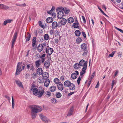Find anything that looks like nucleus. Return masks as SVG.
Instances as JSON below:
<instances>
[{
	"label": "nucleus",
	"mask_w": 123,
	"mask_h": 123,
	"mask_svg": "<svg viewBox=\"0 0 123 123\" xmlns=\"http://www.w3.org/2000/svg\"><path fill=\"white\" fill-rule=\"evenodd\" d=\"M79 64L80 67H83L82 71L80 73V76H81L86 73V70L87 68V62L84 60L82 59L80 61Z\"/></svg>",
	"instance_id": "obj_1"
},
{
	"label": "nucleus",
	"mask_w": 123,
	"mask_h": 123,
	"mask_svg": "<svg viewBox=\"0 0 123 123\" xmlns=\"http://www.w3.org/2000/svg\"><path fill=\"white\" fill-rule=\"evenodd\" d=\"M32 110L36 113H37L42 111L43 110V108L40 106L35 105L32 107Z\"/></svg>",
	"instance_id": "obj_2"
},
{
	"label": "nucleus",
	"mask_w": 123,
	"mask_h": 123,
	"mask_svg": "<svg viewBox=\"0 0 123 123\" xmlns=\"http://www.w3.org/2000/svg\"><path fill=\"white\" fill-rule=\"evenodd\" d=\"M31 90H32L33 94L36 96L37 95L38 91H39V90L35 87L34 85L31 86L30 91Z\"/></svg>",
	"instance_id": "obj_3"
},
{
	"label": "nucleus",
	"mask_w": 123,
	"mask_h": 123,
	"mask_svg": "<svg viewBox=\"0 0 123 123\" xmlns=\"http://www.w3.org/2000/svg\"><path fill=\"white\" fill-rule=\"evenodd\" d=\"M22 63L20 62L18 63L17 65V68L16 72V75H18L20 74V72L21 71V67Z\"/></svg>",
	"instance_id": "obj_4"
},
{
	"label": "nucleus",
	"mask_w": 123,
	"mask_h": 123,
	"mask_svg": "<svg viewBox=\"0 0 123 123\" xmlns=\"http://www.w3.org/2000/svg\"><path fill=\"white\" fill-rule=\"evenodd\" d=\"M39 116L42 120L46 123H47L49 121H50L47 117L44 116L43 114H40Z\"/></svg>",
	"instance_id": "obj_5"
},
{
	"label": "nucleus",
	"mask_w": 123,
	"mask_h": 123,
	"mask_svg": "<svg viewBox=\"0 0 123 123\" xmlns=\"http://www.w3.org/2000/svg\"><path fill=\"white\" fill-rule=\"evenodd\" d=\"M17 32L14 33L13 36L12 38V47L13 48L14 46V45L17 39Z\"/></svg>",
	"instance_id": "obj_6"
},
{
	"label": "nucleus",
	"mask_w": 123,
	"mask_h": 123,
	"mask_svg": "<svg viewBox=\"0 0 123 123\" xmlns=\"http://www.w3.org/2000/svg\"><path fill=\"white\" fill-rule=\"evenodd\" d=\"M75 73H74L71 75V78L73 79H75L77 77V75H78L79 73L78 71H75Z\"/></svg>",
	"instance_id": "obj_7"
},
{
	"label": "nucleus",
	"mask_w": 123,
	"mask_h": 123,
	"mask_svg": "<svg viewBox=\"0 0 123 123\" xmlns=\"http://www.w3.org/2000/svg\"><path fill=\"white\" fill-rule=\"evenodd\" d=\"M44 90H39V91H38L37 95L36 96L38 97V98H41L43 95L44 93Z\"/></svg>",
	"instance_id": "obj_8"
},
{
	"label": "nucleus",
	"mask_w": 123,
	"mask_h": 123,
	"mask_svg": "<svg viewBox=\"0 0 123 123\" xmlns=\"http://www.w3.org/2000/svg\"><path fill=\"white\" fill-rule=\"evenodd\" d=\"M44 67L46 69H48L50 65V62L48 61H46L44 63Z\"/></svg>",
	"instance_id": "obj_9"
},
{
	"label": "nucleus",
	"mask_w": 123,
	"mask_h": 123,
	"mask_svg": "<svg viewBox=\"0 0 123 123\" xmlns=\"http://www.w3.org/2000/svg\"><path fill=\"white\" fill-rule=\"evenodd\" d=\"M58 12L57 17L58 18L61 19L64 15V13L63 11H59Z\"/></svg>",
	"instance_id": "obj_10"
},
{
	"label": "nucleus",
	"mask_w": 123,
	"mask_h": 123,
	"mask_svg": "<svg viewBox=\"0 0 123 123\" xmlns=\"http://www.w3.org/2000/svg\"><path fill=\"white\" fill-rule=\"evenodd\" d=\"M17 85L19 87L23 88V86L22 82L18 80H16L15 81Z\"/></svg>",
	"instance_id": "obj_11"
},
{
	"label": "nucleus",
	"mask_w": 123,
	"mask_h": 123,
	"mask_svg": "<svg viewBox=\"0 0 123 123\" xmlns=\"http://www.w3.org/2000/svg\"><path fill=\"white\" fill-rule=\"evenodd\" d=\"M59 83L57 85V88L58 89L61 91L64 89L62 83Z\"/></svg>",
	"instance_id": "obj_12"
},
{
	"label": "nucleus",
	"mask_w": 123,
	"mask_h": 123,
	"mask_svg": "<svg viewBox=\"0 0 123 123\" xmlns=\"http://www.w3.org/2000/svg\"><path fill=\"white\" fill-rule=\"evenodd\" d=\"M43 71L42 68H39L37 70V73L39 75H41L43 73Z\"/></svg>",
	"instance_id": "obj_13"
},
{
	"label": "nucleus",
	"mask_w": 123,
	"mask_h": 123,
	"mask_svg": "<svg viewBox=\"0 0 123 123\" xmlns=\"http://www.w3.org/2000/svg\"><path fill=\"white\" fill-rule=\"evenodd\" d=\"M53 49L52 48H49L48 49L47 48L46 49V53L48 54L49 55H50L53 52Z\"/></svg>",
	"instance_id": "obj_14"
},
{
	"label": "nucleus",
	"mask_w": 123,
	"mask_h": 123,
	"mask_svg": "<svg viewBox=\"0 0 123 123\" xmlns=\"http://www.w3.org/2000/svg\"><path fill=\"white\" fill-rule=\"evenodd\" d=\"M43 46L42 44H39L37 47V50L39 52H41L43 50Z\"/></svg>",
	"instance_id": "obj_15"
},
{
	"label": "nucleus",
	"mask_w": 123,
	"mask_h": 123,
	"mask_svg": "<svg viewBox=\"0 0 123 123\" xmlns=\"http://www.w3.org/2000/svg\"><path fill=\"white\" fill-rule=\"evenodd\" d=\"M68 87L70 90H74L75 88V85L71 83Z\"/></svg>",
	"instance_id": "obj_16"
},
{
	"label": "nucleus",
	"mask_w": 123,
	"mask_h": 123,
	"mask_svg": "<svg viewBox=\"0 0 123 123\" xmlns=\"http://www.w3.org/2000/svg\"><path fill=\"white\" fill-rule=\"evenodd\" d=\"M81 49L82 51L87 49L86 48V44L85 43L82 44L81 46Z\"/></svg>",
	"instance_id": "obj_17"
},
{
	"label": "nucleus",
	"mask_w": 123,
	"mask_h": 123,
	"mask_svg": "<svg viewBox=\"0 0 123 123\" xmlns=\"http://www.w3.org/2000/svg\"><path fill=\"white\" fill-rule=\"evenodd\" d=\"M73 111L74 109L73 108H71L69 111L68 112L67 114V116H70L72 115L73 114Z\"/></svg>",
	"instance_id": "obj_18"
},
{
	"label": "nucleus",
	"mask_w": 123,
	"mask_h": 123,
	"mask_svg": "<svg viewBox=\"0 0 123 123\" xmlns=\"http://www.w3.org/2000/svg\"><path fill=\"white\" fill-rule=\"evenodd\" d=\"M71 82L69 80H67L64 83V85L65 87H68Z\"/></svg>",
	"instance_id": "obj_19"
},
{
	"label": "nucleus",
	"mask_w": 123,
	"mask_h": 123,
	"mask_svg": "<svg viewBox=\"0 0 123 123\" xmlns=\"http://www.w3.org/2000/svg\"><path fill=\"white\" fill-rule=\"evenodd\" d=\"M36 113L34 111H33L32 110L31 111V116L32 118L33 119H35L36 118V113Z\"/></svg>",
	"instance_id": "obj_20"
},
{
	"label": "nucleus",
	"mask_w": 123,
	"mask_h": 123,
	"mask_svg": "<svg viewBox=\"0 0 123 123\" xmlns=\"http://www.w3.org/2000/svg\"><path fill=\"white\" fill-rule=\"evenodd\" d=\"M56 89V87L55 86H52L49 88V90L51 92H53L55 91Z\"/></svg>",
	"instance_id": "obj_21"
},
{
	"label": "nucleus",
	"mask_w": 123,
	"mask_h": 123,
	"mask_svg": "<svg viewBox=\"0 0 123 123\" xmlns=\"http://www.w3.org/2000/svg\"><path fill=\"white\" fill-rule=\"evenodd\" d=\"M45 55L46 54H44L42 55L40 57V58L42 62V63H43L45 60Z\"/></svg>",
	"instance_id": "obj_22"
},
{
	"label": "nucleus",
	"mask_w": 123,
	"mask_h": 123,
	"mask_svg": "<svg viewBox=\"0 0 123 123\" xmlns=\"http://www.w3.org/2000/svg\"><path fill=\"white\" fill-rule=\"evenodd\" d=\"M36 43V37H33L32 42V45L33 48L35 47L34 46Z\"/></svg>",
	"instance_id": "obj_23"
},
{
	"label": "nucleus",
	"mask_w": 123,
	"mask_h": 123,
	"mask_svg": "<svg viewBox=\"0 0 123 123\" xmlns=\"http://www.w3.org/2000/svg\"><path fill=\"white\" fill-rule=\"evenodd\" d=\"M41 60L40 59H39L38 60L36 61L35 62V64L36 66L38 68L41 65Z\"/></svg>",
	"instance_id": "obj_24"
},
{
	"label": "nucleus",
	"mask_w": 123,
	"mask_h": 123,
	"mask_svg": "<svg viewBox=\"0 0 123 123\" xmlns=\"http://www.w3.org/2000/svg\"><path fill=\"white\" fill-rule=\"evenodd\" d=\"M12 21V19H8L4 21L3 24L4 25H6L7 23H11Z\"/></svg>",
	"instance_id": "obj_25"
},
{
	"label": "nucleus",
	"mask_w": 123,
	"mask_h": 123,
	"mask_svg": "<svg viewBox=\"0 0 123 123\" xmlns=\"http://www.w3.org/2000/svg\"><path fill=\"white\" fill-rule=\"evenodd\" d=\"M57 26V23L56 22H54L52 24V28L53 29H55Z\"/></svg>",
	"instance_id": "obj_26"
},
{
	"label": "nucleus",
	"mask_w": 123,
	"mask_h": 123,
	"mask_svg": "<svg viewBox=\"0 0 123 123\" xmlns=\"http://www.w3.org/2000/svg\"><path fill=\"white\" fill-rule=\"evenodd\" d=\"M50 83V81L49 80L47 79L44 82V86L46 87L48 86Z\"/></svg>",
	"instance_id": "obj_27"
},
{
	"label": "nucleus",
	"mask_w": 123,
	"mask_h": 123,
	"mask_svg": "<svg viewBox=\"0 0 123 123\" xmlns=\"http://www.w3.org/2000/svg\"><path fill=\"white\" fill-rule=\"evenodd\" d=\"M46 21L48 23H50L53 21V19L51 17H49L47 19Z\"/></svg>",
	"instance_id": "obj_28"
},
{
	"label": "nucleus",
	"mask_w": 123,
	"mask_h": 123,
	"mask_svg": "<svg viewBox=\"0 0 123 123\" xmlns=\"http://www.w3.org/2000/svg\"><path fill=\"white\" fill-rule=\"evenodd\" d=\"M67 20L65 18H63L60 21L61 23L63 25H64L66 24Z\"/></svg>",
	"instance_id": "obj_29"
},
{
	"label": "nucleus",
	"mask_w": 123,
	"mask_h": 123,
	"mask_svg": "<svg viewBox=\"0 0 123 123\" xmlns=\"http://www.w3.org/2000/svg\"><path fill=\"white\" fill-rule=\"evenodd\" d=\"M64 8L62 6H60L57 8L56 11L57 12H59V11H63Z\"/></svg>",
	"instance_id": "obj_30"
},
{
	"label": "nucleus",
	"mask_w": 123,
	"mask_h": 123,
	"mask_svg": "<svg viewBox=\"0 0 123 123\" xmlns=\"http://www.w3.org/2000/svg\"><path fill=\"white\" fill-rule=\"evenodd\" d=\"M68 22L70 24H71L73 23L74 21L73 18L72 17L69 18L68 19Z\"/></svg>",
	"instance_id": "obj_31"
},
{
	"label": "nucleus",
	"mask_w": 123,
	"mask_h": 123,
	"mask_svg": "<svg viewBox=\"0 0 123 123\" xmlns=\"http://www.w3.org/2000/svg\"><path fill=\"white\" fill-rule=\"evenodd\" d=\"M63 11L64 13L66 14L68 13L69 12L70 10L68 8L66 7H64Z\"/></svg>",
	"instance_id": "obj_32"
},
{
	"label": "nucleus",
	"mask_w": 123,
	"mask_h": 123,
	"mask_svg": "<svg viewBox=\"0 0 123 123\" xmlns=\"http://www.w3.org/2000/svg\"><path fill=\"white\" fill-rule=\"evenodd\" d=\"M8 8L9 7L8 6L3 4H1L0 8L3 9H8Z\"/></svg>",
	"instance_id": "obj_33"
},
{
	"label": "nucleus",
	"mask_w": 123,
	"mask_h": 123,
	"mask_svg": "<svg viewBox=\"0 0 123 123\" xmlns=\"http://www.w3.org/2000/svg\"><path fill=\"white\" fill-rule=\"evenodd\" d=\"M54 81L55 83L57 85L59 84L61 82L60 81L59 79L57 78H56L54 79Z\"/></svg>",
	"instance_id": "obj_34"
},
{
	"label": "nucleus",
	"mask_w": 123,
	"mask_h": 123,
	"mask_svg": "<svg viewBox=\"0 0 123 123\" xmlns=\"http://www.w3.org/2000/svg\"><path fill=\"white\" fill-rule=\"evenodd\" d=\"M74 67L76 69H78L79 68H81L79 65V63H75L74 66Z\"/></svg>",
	"instance_id": "obj_35"
},
{
	"label": "nucleus",
	"mask_w": 123,
	"mask_h": 123,
	"mask_svg": "<svg viewBox=\"0 0 123 123\" xmlns=\"http://www.w3.org/2000/svg\"><path fill=\"white\" fill-rule=\"evenodd\" d=\"M75 35L77 36H79L80 34V32L79 30H76L74 32Z\"/></svg>",
	"instance_id": "obj_36"
},
{
	"label": "nucleus",
	"mask_w": 123,
	"mask_h": 123,
	"mask_svg": "<svg viewBox=\"0 0 123 123\" xmlns=\"http://www.w3.org/2000/svg\"><path fill=\"white\" fill-rule=\"evenodd\" d=\"M31 35L29 33L27 34V36L25 37L26 41H29L30 39Z\"/></svg>",
	"instance_id": "obj_37"
},
{
	"label": "nucleus",
	"mask_w": 123,
	"mask_h": 123,
	"mask_svg": "<svg viewBox=\"0 0 123 123\" xmlns=\"http://www.w3.org/2000/svg\"><path fill=\"white\" fill-rule=\"evenodd\" d=\"M82 51L84 52L83 54H82V55L84 56H86L88 53L87 49L83 50Z\"/></svg>",
	"instance_id": "obj_38"
},
{
	"label": "nucleus",
	"mask_w": 123,
	"mask_h": 123,
	"mask_svg": "<svg viewBox=\"0 0 123 123\" xmlns=\"http://www.w3.org/2000/svg\"><path fill=\"white\" fill-rule=\"evenodd\" d=\"M43 77L45 78V79H47L49 77L48 74L46 72H45L43 74Z\"/></svg>",
	"instance_id": "obj_39"
},
{
	"label": "nucleus",
	"mask_w": 123,
	"mask_h": 123,
	"mask_svg": "<svg viewBox=\"0 0 123 123\" xmlns=\"http://www.w3.org/2000/svg\"><path fill=\"white\" fill-rule=\"evenodd\" d=\"M50 101L53 104H56L57 102L56 100L54 98H52L51 99Z\"/></svg>",
	"instance_id": "obj_40"
},
{
	"label": "nucleus",
	"mask_w": 123,
	"mask_h": 123,
	"mask_svg": "<svg viewBox=\"0 0 123 123\" xmlns=\"http://www.w3.org/2000/svg\"><path fill=\"white\" fill-rule=\"evenodd\" d=\"M27 69H32L33 68V65L32 64H28L27 65Z\"/></svg>",
	"instance_id": "obj_41"
},
{
	"label": "nucleus",
	"mask_w": 123,
	"mask_h": 123,
	"mask_svg": "<svg viewBox=\"0 0 123 123\" xmlns=\"http://www.w3.org/2000/svg\"><path fill=\"white\" fill-rule=\"evenodd\" d=\"M56 97L58 98H59L61 97L62 95L59 92H57L56 94Z\"/></svg>",
	"instance_id": "obj_42"
},
{
	"label": "nucleus",
	"mask_w": 123,
	"mask_h": 123,
	"mask_svg": "<svg viewBox=\"0 0 123 123\" xmlns=\"http://www.w3.org/2000/svg\"><path fill=\"white\" fill-rule=\"evenodd\" d=\"M38 81L39 83H42L44 82V80L43 79L41 78L38 79Z\"/></svg>",
	"instance_id": "obj_43"
},
{
	"label": "nucleus",
	"mask_w": 123,
	"mask_h": 123,
	"mask_svg": "<svg viewBox=\"0 0 123 123\" xmlns=\"http://www.w3.org/2000/svg\"><path fill=\"white\" fill-rule=\"evenodd\" d=\"M12 107L13 109H14V100L13 98V96H12Z\"/></svg>",
	"instance_id": "obj_44"
},
{
	"label": "nucleus",
	"mask_w": 123,
	"mask_h": 123,
	"mask_svg": "<svg viewBox=\"0 0 123 123\" xmlns=\"http://www.w3.org/2000/svg\"><path fill=\"white\" fill-rule=\"evenodd\" d=\"M49 36L48 34H45L44 35V39L46 40H48L49 39Z\"/></svg>",
	"instance_id": "obj_45"
},
{
	"label": "nucleus",
	"mask_w": 123,
	"mask_h": 123,
	"mask_svg": "<svg viewBox=\"0 0 123 123\" xmlns=\"http://www.w3.org/2000/svg\"><path fill=\"white\" fill-rule=\"evenodd\" d=\"M82 41L81 38L80 37L76 39V42L78 43H79Z\"/></svg>",
	"instance_id": "obj_46"
},
{
	"label": "nucleus",
	"mask_w": 123,
	"mask_h": 123,
	"mask_svg": "<svg viewBox=\"0 0 123 123\" xmlns=\"http://www.w3.org/2000/svg\"><path fill=\"white\" fill-rule=\"evenodd\" d=\"M79 24H77V23H74L73 24V26L75 28H77L79 27L78 25Z\"/></svg>",
	"instance_id": "obj_47"
},
{
	"label": "nucleus",
	"mask_w": 123,
	"mask_h": 123,
	"mask_svg": "<svg viewBox=\"0 0 123 123\" xmlns=\"http://www.w3.org/2000/svg\"><path fill=\"white\" fill-rule=\"evenodd\" d=\"M95 74V72H94L92 73V75L90 77V78H91V80H90V81H91L92 80V79L94 77V76Z\"/></svg>",
	"instance_id": "obj_48"
},
{
	"label": "nucleus",
	"mask_w": 123,
	"mask_h": 123,
	"mask_svg": "<svg viewBox=\"0 0 123 123\" xmlns=\"http://www.w3.org/2000/svg\"><path fill=\"white\" fill-rule=\"evenodd\" d=\"M46 95H47L48 97H49L51 96V93L49 91H47L46 93Z\"/></svg>",
	"instance_id": "obj_49"
},
{
	"label": "nucleus",
	"mask_w": 123,
	"mask_h": 123,
	"mask_svg": "<svg viewBox=\"0 0 123 123\" xmlns=\"http://www.w3.org/2000/svg\"><path fill=\"white\" fill-rule=\"evenodd\" d=\"M81 80V78L80 77H79L77 80V83L78 85H79L80 84V81Z\"/></svg>",
	"instance_id": "obj_50"
},
{
	"label": "nucleus",
	"mask_w": 123,
	"mask_h": 123,
	"mask_svg": "<svg viewBox=\"0 0 123 123\" xmlns=\"http://www.w3.org/2000/svg\"><path fill=\"white\" fill-rule=\"evenodd\" d=\"M116 52V51H114L111 54H110L109 55V56L110 57H113V56L115 53Z\"/></svg>",
	"instance_id": "obj_51"
},
{
	"label": "nucleus",
	"mask_w": 123,
	"mask_h": 123,
	"mask_svg": "<svg viewBox=\"0 0 123 123\" xmlns=\"http://www.w3.org/2000/svg\"><path fill=\"white\" fill-rule=\"evenodd\" d=\"M116 84V82L114 80H112L111 83V89H112L114 85Z\"/></svg>",
	"instance_id": "obj_52"
},
{
	"label": "nucleus",
	"mask_w": 123,
	"mask_h": 123,
	"mask_svg": "<svg viewBox=\"0 0 123 123\" xmlns=\"http://www.w3.org/2000/svg\"><path fill=\"white\" fill-rule=\"evenodd\" d=\"M82 18L83 20V22L84 24H86V20L85 17L83 16H82Z\"/></svg>",
	"instance_id": "obj_53"
},
{
	"label": "nucleus",
	"mask_w": 123,
	"mask_h": 123,
	"mask_svg": "<svg viewBox=\"0 0 123 123\" xmlns=\"http://www.w3.org/2000/svg\"><path fill=\"white\" fill-rule=\"evenodd\" d=\"M60 79L61 80L63 81L65 80V77L64 76H61L60 78Z\"/></svg>",
	"instance_id": "obj_54"
},
{
	"label": "nucleus",
	"mask_w": 123,
	"mask_h": 123,
	"mask_svg": "<svg viewBox=\"0 0 123 123\" xmlns=\"http://www.w3.org/2000/svg\"><path fill=\"white\" fill-rule=\"evenodd\" d=\"M116 29L117 30H118L119 31H120L121 32V33H123V31L121 29H120L118 28H117V27H115Z\"/></svg>",
	"instance_id": "obj_55"
},
{
	"label": "nucleus",
	"mask_w": 123,
	"mask_h": 123,
	"mask_svg": "<svg viewBox=\"0 0 123 123\" xmlns=\"http://www.w3.org/2000/svg\"><path fill=\"white\" fill-rule=\"evenodd\" d=\"M49 33L51 35H52L54 34V31L53 30H51L49 31Z\"/></svg>",
	"instance_id": "obj_56"
},
{
	"label": "nucleus",
	"mask_w": 123,
	"mask_h": 123,
	"mask_svg": "<svg viewBox=\"0 0 123 123\" xmlns=\"http://www.w3.org/2000/svg\"><path fill=\"white\" fill-rule=\"evenodd\" d=\"M52 16L53 17V18H55L56 17V13L54 12L52 14Z\"/></svg>",
	"instance_id": "obj_57"
},
{
	"label": "nucleus",
	"mask_w": 123,
	"mask_h": 123,
	"mask_svg": "<svg viewBox=\"0 0 123 123\" xmlns=\"http://www.w3.org/2000/svg\"><path fill=\"white\" fill-rule=\"evenodd\" d=\"M53 12L51 10L49 11H48V13L49 14H51Z\"/></svg>",
	"instance_id": "obj_58"
},
{
	"label": "nucleus",
	"mask_w": 123,
	"mask_h": 123,
	"mask_svg": "<svg viewBox=\"0 0 123 123\" xmlns=\"http://www.w3.org/2000/svg\"><path fill=\"white\" fill-rule=\"evenodd\" d=\"M82 35L85 38L86 37V35L84 32H82Z\"/></svg>",
	"instance_id": "obj_59"
},
{
	"label": "nucleus",
	"mask_w": 123,
	"mask_h": 123,
	"mask_svg": "<svg viewBox=\"0 0 123 123\" xmlns=\"http://www.w3.org/2000/svg\"><path fill=\"white\" fill-rule=\"evenodd\" d=\"M75 23H77V24H79V22L77 20V18L76 17L75 18Z\"/></svg>",
	"instance_id": "obj_60"
},
{
	"label": "nucleus",
	"mask_w": 123,
	"mask_h": 123,
	"mask_svg": "<svg viewBox=\"0 0 123 123\" xmlns=\"http://www.w3.org/2000/svg\"><path fill=\"white\" fill-rule=\"evenodd\" d=\"M102 8H104L105 10H106V8L105 5H103L102 6Z\"/></svg>",
	"instance_id": "obj_61"
},
{
	"label": "nucleus",
	"mask_w": 123,
	"mask_h": 123,
	"mask_svg": "<svg viewBox=\"0 0 123 123\" xmlns=\"http://www.w3.org/2000/svg\"><path fill=\"white\" fill-rule=\"evenodd\" d=\"M39 25L42 28H43L44 26L42 25V23H40L39 24Z\"/></svg>",
	"instance_id": "obj_62"
},
{
	"label": "nucleus",
	"mask_w": 123,
	"mask_h": 123,
	"mask_svg": "<svg viewBox=\"0 0 123 123\" xmlns=\"http://www.w3.org/2000/svg\"><path fill=\"white\" fill-rule=\"evenodd\" d=\"M118 70H116V72L115 73L114 77H115L117 75L118 73Z\"/></svg>",
	"instance_id": "obj_63"
},
{
	"label": "nucleus",
	"mask_w": 123,
	"mask_h": 123,
	"mask_svg": "<svg viewBox=\"0 0 123 123\" xmlns=\"http://www.w3.org/2000/svg\"><path fill=\"white\" fill-rule=\"evenodd\" d=\"M99 86V82L98 81V82L97 83V85L96 86L95 88H98V87Z\"/></svg>",
	"instance_id": "obj_64"
}]
</instances>
